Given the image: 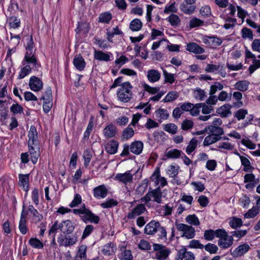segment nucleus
I'll list each match as a JSON object with an SVG mask.
<instances>
[{"label":"nucleus","mask_w":260,"mask_h":260,"mask_svg":"<svg viewBox=\"0 0 260 260\" xmlns=\"http://www.w3.org/2000/svg\"><path fill=\"white\" fill-rule=\"evenodd\" d=\"M23 67L19 73L18 78L23 79L27 76L33 70H38L40 67V63L34 55V53L26 52L24 58L21 62Z\"/></svg>","instance_id":"f257e3e1"},{"label":"nucleus","mask_w":260,"mask_h":260,"mask_svg":"<svg viewBox=\"0 0 260 260\" xmlns=\"http://www.w3.org/2000/svg\"><path fill=\"white\" fill-rule=\"evenodd\" d=\"M133 87L129 82L122 83L116 92L117 100L123 103H128L133 98Z\"/></svg>","instance_id":"f03ea898"},{"label":"nucleus","mask_w":260,"mask_h":260,"mask_svg":"<svg viewBox=\"0 0 260 260\" xmlns=\"http://www.w3.org/2000/svg\"><path fill=\"white\" fill-rule=\"evenodd\" d=\"M217 237L219 238L218 245L221 249H228L233 244V236H229L228 232L223 229H221L220 231L217 232Z\"/></svg>","instance_id":"7ed1b4c3"},{"label":"nucleus","mask_w":260,"mask_h":260,"mask_svg":"<svg viewBox=\"0 0 260 260\" xmlns=\"http://www.w3.org/2000/svg\"><path fill=\"white\" fill-rule=\"evenodd\" d=\"M163 197L161 189L159 187H157L155 189L149 191L140 200L142 203L145 204H147L151 201L160 204L162 202Z\"/></svg>","instance_id":"20e7f679"},{"label":"nucleus","mask_w":260,"mask_h":260,"mask_svg":"<svg viewBox=\"0 0 260 260\" xmlns=\"http://www.w3.org/2000/svg\"><path fill=\"white\" fill-rule=\"evenodd\" d=\"M123 147V150L120 153L121 156H128L129 154V151L135 154L138 155L143 150V143L141 141H137L133 142L130 145L124 144Z\"/></svg>","instance_id":"39448f33"},{"label":"nucleus","mask_w":260,"mask_h":260,"mask_svg":"<svg viewBox=\"0 0 260 260\" xmlns=\"http://www.w3.org/2000/svg\"><path fill=\"white\" fill-rule=\"evenodd\" d=\"M78 241L76 235H69L64 233L60 234L57 237V242L59 246L71 247L75 245Z\"/></svg>","instance_id":"423d86ee"},{"label":"nucleus","mask_w":260,"mask_h":260,"mask_svg":"<svg viewBox=\"0 0 260 260\" xmlns=\"http://www.w3.org/2000/svg\"><path fill=\"white\" fill-rule=\"evenodd\" d=\"M153 249L155 251L154 258L157 260H167L170 251L164 245L159 244H153Z\"/></svg>","instance_id":"0eeeda50"},{"label":"nucleus","mask_w":260,"mask_h":260,"mask_svg":"<svg viewBox=\"0 0 260 260\" xmlns=\"http://www.w3.org/2000/svg\"><path fill=\"white\" fill-rule=\"evenodd\" d=\"M176 226L177 229L182 232L181 237L190 239L195 236V229L192 226L184 223H176Z\"/></svg>","instance_id":"6e6552de"},{"label":"nucleus","mask_w":260,"mask_h":260,"mask_svg":"<svg viewBox=\"0 0 260 260\" xmlns=\"http://www.w3.org/2000/svg\"><path fill=\"white\" fill-rule=\"evenodd\" d=\"M150 180L154 182L155 185H159L158 187H163L167 185V179L164 177L160 176L159 168H156L153 173L150 177Z\"/></svg>","instance_id":"1a4fd4ad"},{"label":"nucleus","mask_w":260,"mask_h":260,"mask_svg":"<svg viewBox=\"0 0 260 260\" xmlns=\"http://www.w3.org/2000/svg\"><path fill=\"white\" fill-rule=\"evenodd\" d=\"M28 146H39L38 132L35 126H30L28 132Z\"/></svg>","instance_id":"9d476101"},{"label":"nucleus","mask_w":260,"mask_h":260,"mask_svg":"<svg viewBox=\"0 0 260 260\" xmlns=\"http://www.w3.org/2000/svg\"><path fill=\"white\" fill-rule=\"evenodd\" d=\"M114 179L126 185L132 183L133 175L131 174L130 171H127L123 173L116 174Z\"/></svg>","instance_id":"9b49d317"},{"label":"nucleus","mask_w":260,"mask_h":260,"mask_svg":"<svg viewBox=\"0 0 260 260\" xmlns=\"http://www.w3.org/2000/svg\"><path fill=\"white\" fill-rule=\"evenodd\" d=\"M28 85L30 89L35 92L40 91L43 86L42 80L36 76L30 77Z\"/></svg>","instance_id":"f8f14e48"},{"label":"nucleus","mask_w":260,"mask_h":260,"mask_svg":"<svg viewBox=\"0 0 260 260\" xmlns=\"http://www.w3.org/2000/svg\"><path fill=\"white\" fill-rule=\"evenodd\" d=\"M108 188L104 184L99 185L93 189V197L98 199H104L108 194Z\"/></svg>","instance_id":"ddd939ff"},{"label":"nucleus","mask_w":260,"mask_h":260,"mask_svg":"<svg viewBox=\"0 0 260 260\" xmlns=\"http://www.w3.org/2000/svg\"><path fill=\"white\" fill-rule=\"evenodd\" d=\"M81 219L85 223L90 222L94 224L99 223L100 217L93 214L89 209H87L84 215L81 216Z\"/></svg>","instance_id":"4468645a"},{"label":"nucleus","mask_w":260,"mask_h":260,"mask_svg":"<svg viewBox=\"0 0 260 260\" xmlns=\"http://www.w3.org/2000/svg\"><path fill=\"white\" fill-rule=\"evenodd\" d=\"M249 249V245L245 243L238 246L231 252V254L234 257H240L246 253Z\"/></svg>","instance_id":"2eb2a0df"},{"label":"nucleus","mask_w":260,"mask_h":260,"mask_svg":"<svg viewBox=\"0 0 260 260\" xmlns=\"http://www.w3.org/2000/svg\"><path fill=\"white\" fill-rule=\"evenodd\" d=\"M146 210L145 205L143 204H140L128 213L127 217L129 219H134L136 217L144 213Z\"/></svg>","instance_id":"dca6fc26"},{"label":"nucleus","mask_w":260,"mask_h":260,"mask_svg":"<svg viewBox=\"0 0 260 260\" xmlns=\"http://www.w3.org/2000/svg\"><path fill=\"white\" fill-rule=\"evenodd\" d=\"M94 58L99 61H109L111 60V57L113 56L111 52L105 53L100 50H95L93 52Z\"/></svg>","instance_id":"f3484780"},{"label":"nucleus","mask_w":260,"mask_h":260,"mask_svg":"<svg viewBox=\"0 0 260 260\" xmlns=\"http://www.w3.org/2000/svg\"><path fill=\"white\" fill-rule=\"evenodd\" d=\"M117 133L116 127L112 124L107 125L103 130L104 136L106 139H110L114 137Z\"/></svg>","instance_id":"a211bd4d"},{"label":"nucleus","mask_w":260,"mask_h":260,"mask_svg":"<svg viewBox=\"0 0 260 260\" xmlns=\"http://www.w3.org/2000/svg\"><path fill=\"white\" fill-rule=\"evenodd\" d=\"M159 223L158 221H151L145 226L144 233L147 235H153L157 232Z\"/></svg>","instance_id":"6ab92c4d"},{"label":"nucleus","mask_w":260,"mask_h":260,"mask_svg":"<svg viewBox=\"0 0 260 260\" xmlns=\"http://www.w3.org/2000/svg\"><path fill=\"white\" fill-rule=\"evenodd\" d=\"M19 185L25 191L27 192L29 190V174H21L18 175Z\"/></svg>","instance_id":"aec40b11"},{"label":"nucleus","mask_w":260,"mask_h":260,"mask_svg":"<svg viewBox=\"0 0 260 260\" xmlns=\"http://www.w3.org/2000/svg\"><path fill=\"white\" fill-rule=\"evenodd\" d=\"M28 150L30 155L31 161L34 164H36L40 156V146H28Z\"/></svg>","instance_id":"412c9836"},{"label":"nucleus","mask_w":260,"mask_h":260,"mask_svg":"<svg viewBox=\"0 0 260 260\" xmlns=\"http://www.w3.org/2000/svg\"><path fill=\"white\" fill-rule=\"evenodd\" d=\"M73 64L76 69L79 71H83L86 66L84 59L80 54L77 55L74 57Z\"/></svg>","instance_id":"4be33fe9"},{"label":"nucleus","mask_w":260,"mask_h":260,"mask_svg":"<svg viewBox=\"0 0 260 260\" xmlns=\"http://www.w3.org/2000/svg\"><path fill=\"white\" fill-rule=\"evenodd\" d=\"M186 50L194 54H202L205 51L204 48L193 42L187 44Z\"/></svg>","instance_id":"5701e85b"},{"label":"nucleus","mask_w":260,"mask_h":260,"mask_svg":"<svg viewBox=\"0 0 260 260\" xmlns=\"http://www.w3.org/2000/svg\"><path fill=\"white\" fill-rule=\"evenodd\" d=\"M61 231L63 233L69 234L74 230L73 222L70 220H66L60 223Z\"/></svg>","instance_id":"b1692460"},{"label":"nucleus","mask_w":260,"mask_h":260,"mask_svg":"<svg viewBox=\"0 0 260 260\" xmlns=\"http://www.w3.org/2000/svg\"><path fill=\"white\" fill-rule=\"evenodd\" d=\"M205 129L209 131V134L214 135L216 137L221 139V136L224 133L223 128L215 126H208Z\"/></svg>","instance_id":"393cba45"},{"label":"nucleus","mask_w":260,"mask_h":260,"mask_svg":"<svg viewBox=\"0 0 260 260\" xmlns=\"http://www.w3.org/2000/svg\"><path fill=\"white\" fill-rule=\"evenodd\" d=\"M231 106L226 104L217 108L216 112L221 117H227L231 114Z\"/></svg>","instance_id":"a878e982"},{"label":"nucleus","mask_w":260,"mask_h":260,"mask_svg":"<svg viewBox=\"0 0 260 260\" xmlns=\"http://www.w3.org/2000/svg\"><path fill=\"white\" fill-rule=\"evenodd\" d=\"M204 42L212 48L220 45L222 41L220 38L216 37H207L204 40Z\"/></svg>","instance_id":"bb28decb"},{"label":"nucleus","mask_w":260,"mask_h":260,"mask_svg":"<svg viewBox=\"0 0 260 260\" xmlns=\"http://www.w3.org/2000/svg\"><path fill=\"white\" fill-rule=\"evenodd\" d=\"M160 73L157 70L151 69L147 71V77L150 82L154 83L160 79Z\"/></svg>","instance_id":"cd10ccee"},{"label":"nucleus","mask_w":260,"mask_h":260,"mask_svg":"<svg viewBox=\"0 0 260 260\" xmlns=\"http://www.w3.org/2000/svg\"><path fill=\"white\" fill-rule=\"evenodd\" d=\"M116 246L112 242L107 243L103 246L102 252L106 256L114 254L116 251Z\"/></svg>","instance_id":"c85d7f7f"},{"label":"nucleus","mask_w":260,"mask_h":260,"mask_svg":"<svg viewBox=\"0 0 260 260\" xmlns=\"http://www.w3.org/2000/svg\"><path fill=\"white\" fill-rule=\"evenodd\" d=\"M118 257L121 260H132L133 256L130 250L126 249L122 247L120 249V252L117 255Z\"/></svg>","instance_id":"c756f323"},{"label":"nucleus","mask_w":260,"mask_h":260,"mask_svg":"<svg viewBox=\"0 0 260 260\" xmlns=\"http://www.w3.org/2000/svg\"><path fill=\"white\" fill-rule=\"evenodd\" d=\"M87 246L84 244L79 247L75 256V260H87Z\"/></svg>","instance_id":"7c9ffc66"},{"label":"nucleus","mask_w":260,"mask_h":260,"mask_svg":"<svg viewBox=\"0 0 260 260\" xmlns=\"http://www.w3.org/2000/svg\"><path fill=\"white\" fill-rule=\"evenodd\" d=\"M118 147V142L113 140L109 141L105 146L106 151L110 154H115L117 152Z\"/></svg>","instance_id":"2f4dec72"},{"label":"nucleus","mask_w":260,"mask_h":260,"mask_svg":"<svg viewBox=\"0 0 260 260\" xmlns=\"http://www.w3.org/2000/svg\"><path fill=\"white\" fill-rule=\"evenodd\" d=\"M180 9L185 14L191 15L195 11L196 7L183 2L180 5Z\"/></svg>","instance_id":"473e14b6"},{"label":"nucleus","mask_w":260,"mask_h":260,"mask_svg":"<svg viewBox=\"0 0 260 260\" xmlns=\"http://www.w3.org/2000/svg\"><path fill=\"white\" fill-rule=\"evenodd\" d=\"M249 82L247 80H240L234 84L235 89L241 92H244L248 89Z\"/></svg>","instance_id":"72a5a7b5"},{"label":"nucleus","mask_w":260,"mask_h":260,"mask_svg":"<svg viewBox=\"0 0 260 260\" xmlns=\"http://www.w3.org/2000/svg\"><path fill=\"white\" fill-rule=\"evenodd\" d=\"M240 158L242 165L243 166V170L245 172H251L253 170V167L251 166L249 160L245 156L241 155L237 153Z\"/></svg>","instance_id":"f704fd0d"},{"label":"nucleus","mask_w":260,"mask_h":260,"mask_svg":"<svg viewBox=\"0 0 260 260\" xmlns=\"http://www.w3.org/2000/svg\"><path fill=\"white\" fill-rule=\"evenodd\" d=\"M229 224L233 229L240 228L243 225V221L241 218L236 216H233L229 218Z\"/></svg>","instance_id":"c9c22d12"},{"label":"nucleus","mask_w":260,"mask_h":260,"mask_svg":"<svg viewBox=\"0 0 260 260\" xmlns=\"http://www.w3.org/2000/svg\"><path fill=\"white\" fill-rule=\"evenodd\" d=\"M193 97L198 101H203L207 96L206 92L200 88H197L193 90Z\"/></svg>","instance_id":"e433bc0d"},{"label":"nucleus","mask_w":260,"mask_h":260,"mask_svg":"<svg viewBox=\"0 0 260 260\" xmlns=\"http://www.w3.org/2000/svg\"><path fill=\"white\" fill-rule=\"evenodd\" d=\"M28 210L32 215V220L35 223H38L42 219L43 216L39 213L32 205L28 206Z\"/></svg>","instance_id":"4c0bfd02"},{"label":"nucleus","mask_w":260,"mask_h":260,"mask_svg":"<svg viewBox=\"0 0 260 260\" xmlns=\"http://www.w3.org/2000/svg\"><path fill=\"white\" fill-rule=\"evenodd\" d=\"M112 18V14L109 12H104L99 15L98 22L108 24Z\"/></svg>","instance_id":"58836bf2"},{"label":"nucleus","mask_w":260,"mask_h":260,"mask_svg":"<svg viewBox=\"0 0 260 260\" xmlns=\"http://www.w3.org/2000/svg\"><path fill=\"white\" fill-rule=\"evenodd\" d=\"M219 140V138L216 137L214 135L209 134L205 138L203 145L205 147L209 146L213 144H214L215 143L218 142Z\"/></svg>","instance_id":"ea45409f"},{"label":"nucleus","mask_w":260,"mask_h":260,"mask_svg":"<svg viewBox=\"0 0 260 260\" xmlns=\"http://www.w3.org/2000/svg\"><path fill=\"white\" fill-rule=\"evenodd\" d=\"M183 153L181 150L177 149H173L167 151L165 153V156L167 158H178L181 156Z\"/></svg>","instance_id":"a19ab883"},{"label":"nucleus","mask_w":260,"mask_h":260,"mask_svg":"<svg viewBox=\"0 0 260 260\" xmlns=\"http://www.w3.org/2000/svg\"><path fill=\"white\" fill-rule=\"evenodd\" d=\"M156 117L159 121L166 120L169 116L168 111L165 109L159 108L155 111Z\"/></svg>","instance_id":"79ce46f5"},{"label":"nucleus","mask_w":260,"mask_h":260,"mask_svg":"<svg viewBox=\"0 0 260 260\" xmlns=\"http://www.w3.org/2000/svg\"><path fill=\"white\" fill-rule=\"evenodd\" d=\"M221 229L216 230H206L204 233V237L207 241H212L215 237H217V232L220 231Z\"/></svg>","instance_id":"37998d69"},{"label":"nucleus","mask_w":260,"mask_h":260,"mask_svg":"<svg viewBox=\"0 0 260 260\" xmlns=\"http://www.w3.org/2000/svg\"><path fill=\"white\" fill-rule=\"evenodd\" d=\"M142 27V23L139 19L133 20L129 24V28L133 31L140 30Z\"/></svg>","instance_id":"c03bdc74"},{"label":"nucleus","mask_w":260,"mask_h":260,"mask_svg":"<svg viewBox=\"0 0 260 260\" xmlns=\"http://www.w3.org/2000/svg\"><path fill=\"white\" fill-rule=\"evenodd\" d=\"M185 221L191 225L198 226L200 224L198 217L194 214L187 216L185 218Z\"/></svg>","instance_id":"a18cd8bd"},{"label":"nucleus","mask_w":260,"mask_h":260,"mask_svg":"<svg viewBox=\"0 0 260 260\" xmlns=\"http://www.w3.org/2000/svg\"><path fill=\"white\" fill-rule=\"evenodd\" d=\"M19 229L21 233L23 235L26 234L27 228L26 225L25 216L23 215V211L21 213V218L19 221Z\"/></svg>","instance_id":"49530a36"},{"label":"nucleus","mask_w":260,"mask_h":260,"mask_svg":"<svg viewBox=\"0 0 260 260\" xmlns=\"http://www.w3.org/2000/svg\"><path fill=\"white\" fill-rule=\"evenodd\" d=\"M166 20L173 26H178L181 22V19L179 16L174 14H171L169 17H167Z\"/></svg>","instance_id":"de8ad7c7"},{"label":"nucleus","mask_w":260,"mask_h":260,"mask_svg":"<svg viewBox=\"0 0 260 260\" xmlns=\"http://www.w3.org/2000/svg\"><path fill=\"white\" fill-rule=\"evenodd\" d=\"M259 209L258 207L253 206L252 208L248 210V211L244 214L245 218H253L257 215L259 213Z\"/></svg>","instance_id":"09e8293b"},{"label":"nucleus","mask_w":260,"mask_h":260,"mask_svg":"<svg viewBox=\"0 0 260 260\" xmlns=\"http://www.w3.org/2000/svg\"><path fill=\"white\" fill-rule=\"evenodd\" d=\"M178 9L175 2L169 3L165 7L164 12L165 14L175 13L177 12Z\"/></svg>","instance_id":"8fccbe9b"},{"label":"nucleus","mask_w":260,"mask_h":260,"mask_svg":"<svg viewBox=\"0 0 260 260\" xmlns=\"http://www.w3.org/2000/svg\"><path fill=\"white\" fill-rule=\"evenodd\" d=\"M179 96V93L176 91L169 92L163 99L162 102L164 103L170 102L175 101Z\"/></svg>","instance_id":"3c124183"},{"label":"nucleus","mask_w":260,"mask_h":260,"mask_svg":"<svg viewBox=\"0 0 260 260\" xmlns=\"http://www.w3.org/2000/svg\"><path fill=\"white\" fill-rule=\"evenodd\" d=\"M163 75L164 76V81L166 83L173 84L175 79V75L174 74L168 73L165 69L162 68Z\"/></svg>","instance_id":"603ef678"},{"label":"nucleus","mask_w":260,"mask_h":260,"mask_svg":"<svg viewBox=\"0 0 260 260\" xmlns=\"http://www.w3.org/2000/svg\"><path fill=\"white\" fill-rule=\"evenodd\" d=\"M198 145V141L195 138H192L189 141L188 145L186 148V152L188 154H190L193 152L197 148Z\"/></svg>","instance_id":"864d4df0"},{"label":"nucleus","mask_w":260,"mask_h":260,"mask_svg":"<svg viewBox=\"0 0 260 260\" xmlns=\"http://www.w3.org/2000/svg\"><path fill=\"white\" fill-rule=\"evenodd\" d=\"M220 66L219 64H214L208 63L205 68V71L207 73H212L216 74L218 73Z\"/></svg>","instance_id":"5fc2aeb1"},{"label":"nucleus","mask_w":260,"mask_h":260,"mask_svg":"<svg viewBox=\"0 0 260 260\" xmlns=\"http://www.w3.org/2000/svg\"><path fill=\"white\" fill-rule=\"evenodd\" d=\"M179 169L178 166L170 165L168 168L167 173L170 177L174 178L177 176Z\"/></svg>","instance_id":"6e6d98bb"},{"label":"nucleus","mask_w":260,"mask_h":260,"mask_svg":"<svg viewBox=\"0 0 260 260\" xmlns=\"http://www.w3.org/2000/svg\"><path fill=\"white\" fill-rule=\"evenodd\" d=\"M164 129L166 132L174 135L177 132L178 127L175 124L170 123L164 125Z\"/></svg>","instance_id":"4d7b16f0"},{"label":"nucleus","mask_w":260,"mask_h":260,"mask_svg":"<svg viewBox=\"0 0 260 260\" xmlns=\"http://www.w3.org/2000/svg\"><path fill=\"white\" fill-rule=\"evenodd\" d=\"M245 183H250L246 185V188H248L252 186L251 183H254L255 180V177L252 173H248L245 175L244 177Z\"/></svg>","instance_id":"13d9d810"},{"label":"nucleus","mask_w":260,"mask_h":260,"mask_svg":"<svg viewBox=\"0 0 260 260\" xmlns=\"http://www.w3.org/2000/svg\"><path fill=\"white\" fill-rule=\"evenodd\" d=\"M118 202L113 199H108L104 202L101 204L100 206L103 208H109L117 206Z\"/></svg>","instance_id":"bf43d9fd"},{"label":"nucleus","mask_w":260,"mask_h":260,"mask_svg":"<svg viewBox=\"0 0 260 260\" xmlns=\"http://www.w3.org/2000/svg\"><path fill=\"white\" fill-rule=\"evenodd\" d=\"M134 129L131 127H127L123 132L121 137L122 139L123 140H127L128 139L131 138L134 136Z\"/></svg>","instance_id":"052dcab7"},{"label":"nucleus","mask_w":260,"mask_h":260,"mask_svg":"<svg viewBox=\"0 0 260 260\" xmlns=\"http://www.w3.org/2000/svg\"><path fill=\"white\" fill-rule=\"evenodd\" d=\"M194 125L193 121L188 119L183 120L181 125V128L183 131H187L192 128Z\"/></svg>","instance_id":"680f3d73"},{"label":"nucleus","mask_w":260,"mask_h":260,"mask_svg":"<svg viewBox=\"0 0 260 260\" xmlns=\"http://www.w3.org/2000/svg\"><path fill=\"white\" fill-rule=\"evenodd\" d=\"M31 247L37 249H41L43 247V243L39 239L35 238H31L28 241Z\"/></svg>","instance_id":"e2e57ef3"},{"label":"nucleus","mask_w":260,"mask_h":260,"mask_svg":"<svg viewBox=\"0 0 260 260\" xmlns=\"http://www.w3.org/2000/svg\"><path fill=\"white\" fill-rule=\"evenodd\" d=\"M223 88V85L218 82H215L213 85H211L209 91L210 95L214 94L217 90H221Z\"/></svg>","instance_id":"0e129e2a"},{"label":"nucleus","mask_w":260,"mask_h":260,"mask_svg":"<svg viewBox=\"0 0 260 260\" xmlns=\"http://www.w3.org/2000/svg\"><path fill=\"white\" fill-rule=\"evenodd\" d=\"M242 37L244 39H249L252 40L253 38L252 31L249 28L244 27L241 30Z\"/></svg>","instance_id":"69168bd1"},{"label":"nucleus","mask_w":260,"mask_h":260,"mask_svg":"<svg viewBox=\"0 0 260 260\" xmlns=\"http://www.w3.org/2000/svg\"><path fill=\"white\" fill-rule=\"evenodd\" d=\"M219 149H223L228 151L232 150L234 148V145L229 142H221L217 145Z\"/></svg>","instance_id":"338daca9"},{"label":"nucleus","mask_w":260,"mask_h":260,"mask_svg":"<svg viewBox=\"0 0 260 260\" xmlns=\"http://www.w3.org/2000/svg\"><path fill=\"white\" fill-rule=\"evenodd\" d=\"M9 23L11 27L17 28L20 25V20L15 16H12L9 18Z\"/></svg>","instance_id":"774afa93"}]
</instances>
